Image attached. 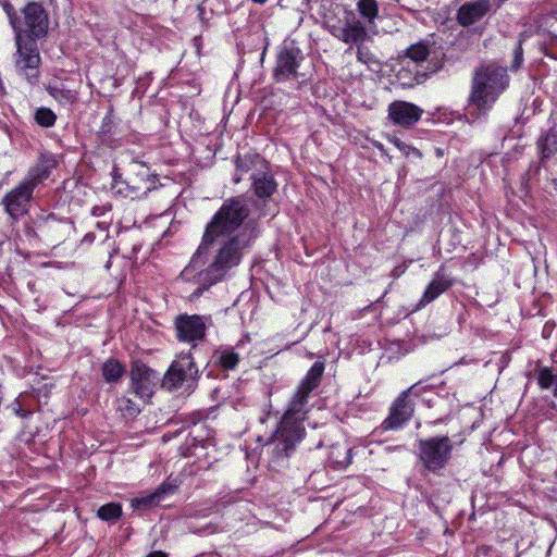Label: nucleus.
I'll use <instances>...</instances> for the list:
<instances>
[{
  "mask_svg": "<svg viewBox=\"0 0 557 557\" xmlns=\"http://www.w3.org/2000/svg\"><path fill=\"white\" fill-rule=\"evenodd\" d=\"M247 205L239 198L226 200L208 224L202 244L183 270L185 280L210 286L239 264L243 250L252 239V231L243 226L248 216Z\"/></svg>",
  "mask_w": 557,
  "mask_h": 557,
  "instance_id": "obj_1",
  "label": "nucleus"
},
{
  "mask_svg": "<svg viewBox=\"0 0 557 557\" xmlns=\"http://www.w3.org/2000/svg\"><path fill=\"white\" fill-rule=\"evenodd\" d=\"M324 366L315 362L299 385L289 407L284 414L281 424L275 433V438L283 442L285 451H288L305 435V428L301 421L305 417V406L308 395L318 386L323 374Z\"/></svg>",
  "mask_w": 557,
  "mask_h": 557,
  "instance_id": "obj_2",
  "label": "nucleus"
},
{
  "mask_svg": "<svg viewBox=\"0 0 557 557\" xmlns=\"http://www.w3.org/2000/svg\"><path fill=\"white\" fill-rule=\"evenodd\" d=\"M505 67L488 63L475 70L468 99L467 115L475 120L486 114L508 86Z\"/></svg>",
  "mask_w": 557,
  "mask_h": 557,
  "instance_id": "obj_3",
  "label": "nucleus"
},
{
  "mask_svg": "<svg viewBox=\"0 0 557 557\" xmlns=\"http://www.w3.org/2000/svg\"><path fill=\"white\" fill-rule=\"evenodd\" d=\"M7 11L10 23L15 32V45H16V53H15V69L16 72L24 76L28 83L35 84L39 78V64H40V55L35 42V39L27 38L24 39L23 30L16 25V16L11 14V8L9 5L4 7Z\"/></svg>",
  "mask_w": 557,
  "mask_h": 557,
  "instance_id": "obj_4",
  "label": "nucleus"
},
{
  "mask_svg": "<svg viewBox=\"0 0 557 557\" xmlns=\"http://www.w3.org/2000/svg\"><path fill=\"white\" fill-rule=\"evenodd\" d=\"M451 444L447 436L420 441L419 456L423 466L430 471H437L450 457Z\"/></svg>",
  "mask_w": 557,
  "mask_h": 557,
  "instance_id": "obj_5",
  "label": "nucleus"
},
{
  "mask_svg": "<svg viewBox=\"0 0 557 557\" xmlns=\"http://www.w3.org/2000/svg\"><path fill=\"white\" fill-rule=\"evenodd\" d=\"M197 375V369L189 355L178 357L171 366L163 379V385L168 388L186 386L190 388Z\"/></svg>",
  "mask_w": 557,
  "mask_h": 557,
  "instance_id": "obj_6",
  "label": "nucleus"
},
{
  "mask_svg": "<svg viewBox=\"0 0 557 557\" xmlns=\"http://www.w3.org/2000/svg\"><path fill=\"white\" fill-rule=\"evenodd\" d=\"M158 374L143 363L135 362L131 371L132 392L144 403H148L157 387Z\"/></svg>",
  "mask_w": 557,
  "mask_h": 557,
  "instance_id": "obj_7",
  "label": "nucleus"
},
{
  "mask_svg": "<svg viewBox=\"0 0 557 557\" xmlns=\"http://www.w3.org/2000/svg\"><path fill=\"white\" fill-rule=\"evenodd\" d=\"M33 189L34 184L30 182H23L21 185L5 195L2 203L7 213L11 218L16 219L26 213Z\"/></svg>",
  "mask_w": 557,
  "mask_h": 557,
  "instance_id": "obj_8",
  "label": "nucleus"
},
{
  "mask_svg": "<svg viewBox=\"0 0 557 557\" xmlns=\"http://www.w3.org/2000/svg\"><path fill=\"white\" fill-rule=\"evenodd\" d=\"M301 60L298 49H283L276 60L275 77L285 81L297 76V69Z\"/></svg>",
  "mask_w": 557,
  "mask_h": 557,
  "instance_id": "obj_9",
  "label": "nucleus"
},
{
  "mask_svg": "<svg viewBox=\"0 0 557 557\" xmlns=\"http://www.w3.org/2000/svg\"><path fill=\"white\" fill-rule=\"evenodd\" d=\"M25 24L33 37L45 36L48 28V16L41 4L32 2L24 9Z\"/></svg>",
  "mask_w": 557,
  "mask_h": 557,
  "instance_id": "obj_10",
  "label": "nucleus"
},
{
  "mask_svg": "<svg viewBox=\"0 0 557 557\" xmlns=\"http://www.w3.org/2000/svg\"><path fill=\"white\" fill-rule=\"evenodd\" d=\"M422 112L419 107L406 101H395L388 107V116L391 120L404 126L412 125L418 122Z\"/></svg>",
  "mask_w": 557,
  "mask_h": 557,
  "instance_id": "obj_11",
  "label": "nucleus"
},
{
  "mask_svg": "<svg viewBox=\"0 0 557 557\" xmlns=\"http://www.w3.org/2000/svg\"><path fill=\"white\" fill-rule=\"evenodd\" d=\"M176 329L180 339L188 343L201 339L206 333L203 319L198 315L178 318Z\"/></svg>",
  "mask_w": 557,
  "mask_h": 557,
  "instance_id": "obj_12",
  "label": "nucleus"
},
{
  "mask_svg": "<svg viewBox=\"0 0 557 557\" xmlns=\"http://www.w3.org/2000/svg\"><path fill=\"white\" fill-rule=\"evenodd\" d=\"M326 25L334 37L346 44L362 42L367 37V30L359 22L352 24L346 22L343 25L330 24L327 22Z\"/></svg>",
  "mask_w": 557,
  "mask_h": 557,
  "instance_id": "obj_13",
  "label": "nucleus"
},
{
  "mask_svg": "<svg viewBox=\"0 0 557 557\" xmlns=\"http://www.w3.org/2000/svg\"><path fill=\"white\" fill-rule=\"evenodd\" d=\"M408 392H404L395 401L389 417L384 421L383 425L385 430H393L400 428L410 417L413 408L409 401H407Z\"/></svg>",
  "mask_w": 557,
  "mask_h": 557,
  "instance_id": "obj_14",
  "label": "nucleus"
},
{
  "mask_svg": "<svg viewBox=\"0 0 557 557\" xmlns=\"http://www.w3.org/2000/svg\"><path fill=\"white\" fill-rule=\"evenodd\" d=\"M490 4L487 0H478L467 2L458 10V22L462 26H469L481 20L488 11Z\"/></svg>",
  "mask_w": 557,
  "mask_h": 557,
  "instance_id": "obj_15",
  "label": "nucleus"
},
{
  "mask_svg": "<svg viewBox=\"0 0 557 557\" xmlns=\"http://www.w3.org/2000/svg\"><path fill=\"white\" fill-rule=\"evenodd\" d=\"M451 286V280L443 271H437L430 284L426 286L420 305L425 306L435 300L440 295Z\"/></svg>",
  "mask_w": 557,
  "mask_h": 557,
  "instance_id": "obj_16",
  "label": "nucleus"
},
{
  "mask_svg": "<svg viewBox=\"0 0 557 557\" xmlns=\"http://www.w3.org/2000/svg\"><path fill=\"white\" fill-rule=\"evenodd\" d=\"M174 487L171 484H162L151 493L133 498L131 505L134 509H146L158 505L162 500L163 495L172 493Z\"/></svg>",
  "mask_w": 557,
  "mask_h": 557,
  "instance_id": "obj_17",
  "label": "nucleus"
},
{
  "mask_svg": "<svg viewBox=\"0 0 557 557\" xmlns=\"http://www.w3.org/2000/svg\"><path fill=\"white\" fill-rule=\"evenodd\" d=\"M237 168L242 172H252V174H268L269 172L267 161L257 153H248L239 158Z\"/></svg>",
  "mask_w": 557,
  "mask_h": 557,
  "instance_id": "obj_18",
  "label": "nucleus"
},
{
  "mask_svg": "<svg viewBox=\"0 0 557 557\" xmlns=\"http://www.w3.org/2000/svg\"><path fill=\"white\" fill-rule=\"evenodd\" d=\"M537 148L541 153V160L549 159L557 153V134L555 131H549L546 135L542 136L537 141Z\"/></svg>",
  "mask_w": 557,
  "mask_h": 557,
  "instance_id": "obj_19",
  "label": "nucleus"
},
{
  "mask_svg": "<svg viewBox=\"0 0 557 557\" xmlns=\"http://www.w3.org/2000/svg\"><path fill=\"white\" fill-rule=\"evenodd\" d=\"M124 373L123 366L115 359H109L102 366V374L107 382L117 381Z\"/></svg>",
  "mask_w": 557,
  "mask_h": 557,
  "instance_id": "obj_20",
  "label": "nucleus"
},
{
  "mask_svg": "<svg viewBox=\"0 0 557 557\" xmlns=\"http://www.w3.org/2000/svg\"><path fill=\"white\" fill-rule=\"evenodd\" d=\"M256 194L259 197L270 196L276 187L272 176H260L253 182Z\"/></svg>",
  "mask_w": 557,
  "mask_h": 557,
  "instance_id": "obj_21",
  "label": "nucleus"
},
{
  "mask_svg": "<svg viewBox=\"0 0 557 557\" xmlns=\"http://www.w3.org/2000/svg\"><path fill=\"white\" fill-rule=\"evenodd\" d=\"M407 57L416 63H420L426 60L430 54L429 46L419 42L410 46L406 51Z\"/></svg>",
  "mask_w": 557,
  "mask_h": 557,
  "instance_id": "obj_22",
  "label": "nucleus"
},
{
  "mask_svg": "<svg viewBox=\"0 0 557 557\" xmlns=\"http://www.w3.org/2000/svg\"><path fill=\"white\" fill-rule=\"evenodd\" d=\"M359 13L369 22H372L379 13L377 3L375 0H359L357 3Z\"/></svg>",
  "mask_w": 557,
  "mask_h": 557,
  "instance_id": "obj_23",
  "label": "nucleus"
},
{
  "mask_svg": "<svg viewBox=\"0 0 557 557\" xmlns=\"http://www.w3.org/2000/svg\"><path fill=\"white\" fill-rule=\"evenodd\" d=\"M122 515V508L119 504L110 503L98 509V517L104 521H114Z\"/></svg>",
  "mask_w": 557,
  "mask_h": 557,
  "instance_id": "obj_24",
  "label": "nucleus"
},
{
  "mask_svg": "<svg viewBox=\"0 0 557 557\" xmlns=\"http://www.w3.org/2000/svg\"><path fill=\"white\" fill-rule=\"evenodd\" d=\"M117 409L124 417H135L140 412V404L127 397H122L117 401Z\"/></svg>",
  "mask_w": 557,
  "mask_h": 557,
  "instance_id": "obj_25",
  "label": "nucleus"
},
{
  "mask_svg": "<svg viewBox=\"0 0 557 557\" xmlns=\"http://www.w3.org/2000/svg\"><path fill=\"white\" fill-rule=\"evenodd\" d=\"M111 189L123 197H133L135 189L124 180V176H112Z\"/></svg>",
  "mask_w": 557,
  "mask_h": 557,
  "instance_id": "obj_26",
  "label": "nucleus"
},
{
  "mask_svg": "<svg viewBox=\"0 0 557 557\" xmlns=\"http://www.w3.org/2000/svg\"><path fill=\"white\" fill-rule=\"evenodd\" d=\"M57 120L55 114L48 108H39L35 112V121L42 127H51L54 125Z\"/></svg>",
  "mask_w": 557,
  "mask_h": 557,
  "instance_id": "obj_27",
  "label": "nucleus"
},
{
  "mask_svg": "<svg viewBox=\"0 0 557 557\" xmlns=\"http://www.w3.org/2000/svg\"><path fill=\"white\" fill-rule=\"evenodd\" d=\"M389 141L400 151L403 152L406 157L408 158H420V152L418 149H416L414 147H411L409 145H407L406 143H404L403 140H400L399 138L397 137H392L389 139Z\"/></svg>",
  "mask_w": 557,
  "mask_h": 557,
  "instance_id": "obj_28",
  "label": "nucleus"
},
{
  "mask_svg": "<svg viewBox=\"0 0 557 557\" xmlns=\"http://www.w3.org/2000/svg\"><path fill=\"white\" fill-rule=\"evenodd\" d=\"M238 359L237 354L228 350L221 351L219 355V362L224 369H234L238 363Z\"/></svg>",
  "mask_w": 557,
  "mask_h": 557,
  "instance_id": "obj_29",
  "label": "nucleus"
},
{
  "mask_svg": "<svg viewBox=\"0 0 557 557\" xmlns=\"http://www.w3.org/2000/svg\"><path fill=\"white\" fill-rule=\"evenodd\" d=\"M50 95L61 103H73L76 100L75 92L71 90L52 88Z\"/></svg>",
  "mask_w": 557,
  "mask_h": 557,
  "instance_id": "obj_30",
  "label": "nucleus"
},
{
  "mask_svg": "<svg viewBox=\"0 0 557 557\" xmlns=\"http://www.w3.org/2000/svg\"><path fill=\"white\" fill-rule=\"evenodd\" d=\"M556 380V376L553 374L552 370L548 368H543L539 372V384L542 388H549Z\"/></svg>",
  "mask_w": 557,
  "mask_h": 557,
  "instance_id": "obj_31",
  "label": "nucleus"
},
{
  "mask_svg": "<svg viewBox=\"0 0 557 557\" xmlns=\"http://www.w3.org/2000/svg\"><path fill=\"white\" fill-rule=\"evenodd\" d=\"M357 59L360 62L368 64V65L377 63L375 57L366 47H362V46H358Z\"/></svg>",
  "mask_w": 557,
  "mask_h": 557,
  "instance_id": "obj_32",
  "label": "nucleus"
},
{
  "mask_svg": "<svg viewBox=\"0 0 557 557\" xmlns=\"http://www.w3.org/2000/svg\"><path fill=\"white\" fill-rule=\"evenodd\" d=\"M522 61H523V51L521 48V42H519V45L515 51V59H513L512 67L518 69L521 65Z\"/></svg>",
  "mask_w": 557,
  "mask_h": 557,
  "instance_id": "obj_33",
  "label": "nucleus"
},
{
  "mask_svg": "<svg viewBox=\"0 0 557 557\" xmlns=\"http://www.w3.org/2000/svg\"><path fill=\"white\" fill-rule=\"evenodd\" d=\"M42 161H45L47 163V165L45 168V172L51 171L55 166V163H57L53 156H44Z\"/></svg>",
  "mask_w": 557,
  "mask_h": 557,
  "instance_id": "obj_34",
  "label": "nucleus"
},
{
  "mask_svg": "<svg viewBox=\"0 0 557 557\" xmlns=\"http://www.w3.org/2000/svg\"><path fill=\"white\" fill-rule=\"evenodd\" d=\"M348 453H349V450L346 449L345 450V458L343 460L336 459L335 462L341 465V466H347L350 462V457H349Z\"/></svg>",
  "mask_w": 557,
  "mask_h": 557,
  "instance_id": "obj_35",
  "label": "nucleus"
},
{
  "mask_svg": "<svg viewBox=\"0 0 557 557\" xmlns=\"http://www.w3.org/2000/svg\"><path fill=\"white\" fill-rule=\"evenodd\" d=\"M147 557H168V556H166V554H164L162 552L156 550V552L150 553Z\"/></svg>",
  "mask_w": 557,
  "mask_h": 557,
  "instance_id": "obj_36",
  "label": "nucleus"
},
{
  "mask_svg": "<svg viewBox=\"0 0 557 557\" xmlns=\"http://www.w3.org/2000/svg\"><path fill=\"white\" fill-rule=\"evenodd\" d=\"M435 154L437 158H442L444 156V150L441 148L435 149Z\"/></svg>",
  "mask_w": 557,
  "mask_h": 557,
  "instance_id": "obj_37",
  "label": "nucleus"
},
{
  "mask_svg": "<svg viewBox=\"0 0 557 557\" xmlns=\"http://www.w3.org/2000/svg\"><path fill=\"white\" fill-rule=\"evenodd\" d=\"M486 171V169L484 168V163L482 164V169H481V172L484 173Z\"/></svg>",
  "mask_w": 557,
  "mask_h": 557,
  "instance_id": "obj_38",
  "label": "nucleus"
}]
</instances>
